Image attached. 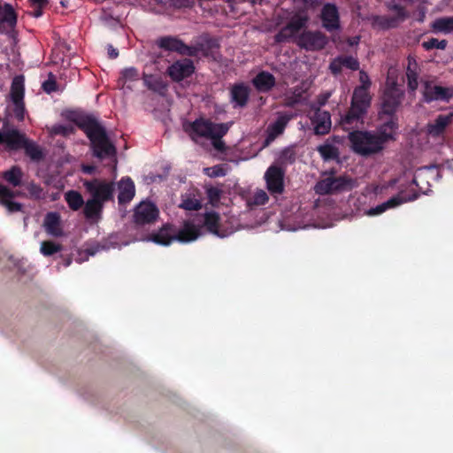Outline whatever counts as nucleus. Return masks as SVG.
I'll return each instance as SVG.
<instances>
[{
    "instance_id": "nucleus-1",
    "label": "nucleus",
    "mask_w": 453,
    "mask_h": 453,
    "mask_svg": "<svg viewBox=\"0 0 453 453\" xmlns=\"http://www.w3.org/2000/svg\"><path fill=\"white\" fill-rule=\"evenodd\" d=\"M80 126L91 142L94 156L101 159L115 156V147L110 142L104 127L95 118H83Z\"/></svg>"
},
{
    "instance_id": "nucleus-2",
    "label": "nucleus",
    "mask_w": 453,
    "mask_h": 453,
    "mask_svg": "<svg viewBox=\"0 0 453 453\" xmlns=\"http://www.w3.org/2000/svg\"><path fill=\"white\" fill-rule=\"evenodd\" d=\"M229 127V123H214L200 119L191 124L190 136L196 142L202 138L211 140L215 150L224 151L226 145L221 138L227 133Z\"/></svg>"
},
{
    "instance_id": "nucleus-3",
    "label": "nucleus",
    "mask_w": 453,
    "mask_h": 453,
    "mask_svg": "<svg viewBox=\"0 0 453 453\" xmlns=\"http://www.w3.org/2000/svg\"><path fill=\"white\" fill-rule=\"evenodd\" d=\"M201 234V226L192 222L187 221L183 227L176 232L172 226H163L157 234H154L150 240L161 245H169L173 241L192 242L196 240Z\"/></svg>"
},
{
    "instance_id": "nucleus-4",
    "label": "nucleus",
    "mask_w": 453,
    "mask_h": 453,
    "mask_svg": "<svg viewBox=\"0 0 453 453\" xmlns=\"http://www.w3.org/2000/svg\"><path fill=\"white\" fill-rule=\"evenodd\" d=\"M295 2L303 3L304 10L293 15L288 23L276 35L275 39L279 42L290 39H295L296 42L297 35L302 28L306 27L310 19L306 12L318 4V0H295Z\"/></svg>"
},
{
    "instance_id": "nucleus-5",
    "label": "nucleus",
    "mask_w": 453,
    "mask_h": 453,
    "mask_svg": "<svg viewBox=\"0 0 453 453\" xmlns=\"http://www.w3.org/2000/svg\"><path fill=\"white\" fill-rule=\"evenodd\" d=\"M349 139L353 150L363 156L377 153L383 149L380 139L373 133L356 131L349 134Z\"/></svg>"
},
{
    "instance_id": "nucleus-6",
    "label": "nucleus",
    "mask_w": 453,
    "mask_h": 453,
    "mask_svg": "<svg viewBox=\"0 0 453 453\" xmlns=\"http://www.w3.org/2000/svg\"><path fill=\"white\" fill-rule=\"evenodd\" d=\"M368 90L363 88H355L351 99V107L343 119L344 123L352 124L358 121L366 113L372 99Z\"/></svg>"
},
{
    "instance_id": "nucleus-7",
    "label": "nucleus",
    "mask_w": 453,
    "mask_h": 453,
    "mask_svg": "<svg viewBox=\"0 0 453 453\" xmlns=\"http://www.w3.org/2000/svg\"><path fill=\"white\" fill-rule=\"evenodd\" d=\"M83 186L90 198L102 204L113 198L114 184L112 182L95 179L93 180H84Z\"/></svg>"
},
{
    "instance_id": "nucleus-8",
    "label": "nucleus",
    "mask_w": 453,
    "mask_h": 453,
    "mask_svg": "<svg viewBox=\"0 0 453 453\" xmlns=\"http://www.w3.org/2000/svg\"><path fill=\"white\" fill-rule=\"evenodd\" d=\"M352 187V180L344 176H327L319 181L315 186V191L319 195H326L333 192L344 190Z\"/></svg>"
},
{
    "instance_id": "nucleus-9",
    "label": "nucleus",
    "mask_w": 453,
    "mask_h": 453,
    "mask_svg": "<svg viewBox=\"0 0 453 453\" xmlns=\"http://www.w3.org/2000/svg\"><path fill=\"white\" fill-rule=\"evenodd\" d=\"M159 216L157 207L151 202L142 201L135 206L133 219L136 225L154 223Z\"/></svg>"
},
{
    "instance_id": "nucleus-10",
    "label": "nucleus",
    "mask_w": 453,
    "mask_h": 453,
    "mask_svg": "<svg viewBox=\"0 0 453 453\" xmlns=\"http://www.w3.org/2000/svg\"><path fill=\"white\" fill-rule=\"evenodd\" d=\"M402 97L403 92L396 86L394 85L388 88L382 97L380 118L383 119L384 116L393 117V114L401 104Z\"/></svg>"
},
{
    "instance_id": "nucleus-11",
    "label": "nucleus",
    "mask_w": 453,
    "mask_h": 453,
    "mask_svg": "<svg viewBox=\"0 0 453 453\" xmlns=\"http://www.w3.org/2000/svg\"><path fill=\"white\" fill-rule=\"evenodd\" d=\"M327 37L319 31H305L296 38V43L307 50H320L327 44Z\"/></svg>"
},
{
    "instance_id": "nucleus-12",
    "label": "nucleus",
    "mask_w": 453,
    "mask_h": 453,
    "mask_svg": "<svg viewBox=\"0 0 453 453\" xmlns=\"http://www.w3.org/2000/svg\"><path fill=\"white\" fill-rule=\"evenodd\" d=\"M11 97L13 103V113L19 120H23L25 117L24 97V79L22 76H17L13 79L11 88Z\"/></svg>"
},
{
    "instance_id": "nucleus-13",
    "label": "nucleus",
    "mask_w": 453,
    "mask_h": 453,
    "mask_svg": "<svg viewBox=\"0 0 453 453\" xmlns=\"http://www.w3.org/2000/svg\"><path fill=\"white\" fill-rule=\"evenodd\" d=\"M309 118L314 127V133L316 134H326L329 133L332 122L328 111H321L315 104H311Z\"/></svg>"
},
{
    "instance_id": "nucleus-14",
    "label": "nucleus",
    "mask_w": 453,
    "mask_h": 453,
    "mask_svg": "<svg viewBox=\"0 0 453 453\" xmlns=\"http://www.w3.org/2000/svg\"><path fill=\"white\" fill-rule=\"evenodd\" d=\"M284 170L278 165H271L265 173L267 188L272 193L280 194L284 189Z\"/></svg>"
},
{
    "instance_id": "nucleus-15",
    "label": "nucleus",
    "mask_w": 453,
    "mask_h": 453,
    "mask_svg": "<svg viewBox=\"0 0 453 453\" xmlns=\"http://www.w3.org/2000/svg\"><path fill=\"white\" fill-rule=\"evenodd\" d=\"M423 96L426 102L446 100L453 96V88H445L426 81L423 84Z\"/></svg>"
},
{
    "instance_id": "nucleus-16",
    "label": "nucleus",
    "mask_w": 453,
    "mask_h": 453,
    "mask_svg": "<svg viewBox=\"0 0 453 453\" xmlns=\"http://www.w3.org/2000/svg\"><path fill=\"white\" fill-rule=\"evenodd\" d=\"M195 67L192 60L184 58L173 63L168 67V74L176 81H180L194 73Z\"/></svg>"
},
{
    "instance_id": "nucleus-17",
    "label": "nucleus",
    "mask_w": 453,
    "mask_h": 453,
    "mask_svg": "<svg viewBox=\"0 0 453 453\" xmlns=\"http://www.w3.org/2000/svg\"><path fill=\"white\" fill-rule=\"evenodd\" d=\"M380 119L384 122L379 127L376 135L384 146L385 142L395 140L398 124L396 119L391 116H384L383 119Z\"/></svg>"
},
{
    "instance_id": "nucleus-18",
    "label": "nucleus",
    "mask_w": 453,
    "mask_h": 453,
    "mask_svg": "<svg viewBox=\"0 0 453 453\" xmlns=\"http://www.w3.org/2000/svg\"><path fill=\"white\" fill-rule=\"evenodd\" d=\"M321 19L323 27L328 32H333L340 27L338 10L333 4H328L323 7Z\"/></svg>"
},
{
    "instance_id": "nucleus-19",
    "label": "nucleus",
    "mask_w": 453,
    "mask_h": 453,
    "mask_svg": "<svg viewBox=\"0 0 453 453\" xmlns=\"http://www.w3.org/2000/svg\"><path fill=\"white\" fill-rule=\"evenodd\" d=\"M104 204L88 198L83 205V214L89 224H97L102 219Z\"/></svg>"
},
{
    "instance_id": "nucleus-20",
    "label": "nucleus",
    "mask_w": 453,
    "mask_h": 453,
    "mask_svg": "<svg viewBox=\"0 0 453 453\" xmlns=\"http://www.w3.org/2000/svg\"><path fill=\"white\" fill-rule=\"evenodd\" d=\"M20 195L19 192L12 191L6 186L0 184V204L4 206L9 212L19 211L21 210V203L12 201L15 196Z\"/></svg>"
},
{
    "instance_id": "nucleus-21",
    "label": "nucleus",
    "mask_w": 453,
    "mask_h": 453,
    "mask_svg": "<svg viewBox=\"0 0 453 453\" xmlns=\"http://www.w3.org/2000/svg\"><path fill=\"white\" fill-rule=\"evenodd\" d=\"M43 226L47 234L51 236L59 237L64 235L61 217L58 212H49L43 220Z\"/></svg>"
},
{
    "instance_id": "nucleus-22",
    "label": "nucleus",
    "mask_w": 453,
    "mask_h": 453,
    "mask_svg": "<svg viewBox=\"0 0 453 453\" xmlns=\"http://www.w3.org/2000/svg\"><path fill=\"white\" fill-rule=\"evenodd\" d=\"M452 120L451 115H439L434 121L426 125V133L432 137H440Z\"/></svg>"
},
{
    "instance_id": "nucleus-23",
    "label": "nucleus",
    "mask_w": 453,
    "mask_h": 453,
    "mask_svg": "<svg viewBox=\"0 0 453 453\" xmlns=\"http://www.w3.org/2000/svg\"><path fill=\"white\" fill-rule=\"evenodd\" d=\"M118 200L119 203H129L134 196L135 188L130 178H123L118 183Z\"/></svg>"
},
{
    "instance_id": "nucleus-24",
    "label": "nucleus",
    "mask_w": 453,
    "mask_h": 453,
    "mask_svg": "<svg viewBox=\"0 0 453 453\" xmlns=\"http://www.w3.org/2000/svg\"><path fill=\"white\" fill-rule=\"evenodd\" d=\"M414 198H415V196L411 197V198H406V197L402 196L401 195H397L395 196H393L387 202L382 203L381 204H379L374 208H371L370 210H368L366 211V215H368V216L380 215L388 209L395 208L403 203L413 200Z\"/></svg>"
},
{
    "instance_id": "nucleus-25",
    "label": "nucleus",
    "mask_w": 453,
    "mask_h": 453,
    "mask_svg": "<svg viewBox=\"0 0 453 453\" xmlns=\"http://www.w3.org/2000/svg\"><path fill=\"white\" fill-rule=\"evenodd\" d=\"M249 87L243 83L234 84L231 88V101L235 106H244L249 99Z\"/></svg>"
},
{
    "instance_id": "nucleus-26",
    "label": "nucleus",
    "mask_w": 453,
    "mask_h": 453,
    "mask_svg": "<svg viewBox=\"0 0 453 453\" xmlns=\"http://www.w3.org/2000/svg\"><path fill=\"white\" fill-rule=\"evenodd\" d=\"M291 116L280 115L277 119L272 123L267 128V142L273 141L277 136L281 134L287 127Z\"/></svg>"
},
{
    "instance_id": "nucleus-27",
    "label": "nucleus",
    "mask_w": 453,
    "mask_h": 453,
    "mask_svg": "<svg viewBox=\"0 0 453 453\" xmlns=\"http://www.w3.org/2000/svg\"><path fill=\"white\" fill-rule=\"evenodd\" d=\"M24 135L16 130H12L4 134L0 133V143L4 142L11 150H16L24 145L26 142Z\"/></svg>"
},
{
    "instance_id": "nucleus-28",
    "label": "nucleus",
    "mask_w": 453,
    "mask_h": 453,
    "mask_svg": "<svg viewBox=\"0 0 453 453\" xmlns=\"http://www.w3.org/2000/svg\"><path fill=\"white\" fill-rule=\"evenodd\" d=\"M253 84L258 91L266 92L275 85V79L270 73L261 72L253 79Z\"/></svg>"
},
{
    "instance_id": "nucleus-29",
    "label": "nucleus",
    "mask_w": 453,
    "mask_h": 453,
    "mask_svg": "<svg viewBox=\"0 0 453 453\" xmlns=\"http://www.w3.org/2000/svg\"><path fill=\"white\" fill-rule=\"evenodd\" d=\"M406 78L409 89L411 91L416 90L418 85V66L416 60L411 57L408 58Z\"/></svg>"
},
{
    "instance_id": "nucleus-30",
    "label": "nucleus",
    "mask_w": 453,
    "mask_h": 453,
    "mask_svg": "<svg viewBox=\"0 0 453 453\" xmlns=\"http://www.w3.org/2000/svg\"><path fill=\"white\" fill-rule=\"evenodd\" d=\"M158 46L165 50L178 51L180 53H184L187 49L181 41L171 36L160 38L158 41Z\"/></svg>"
},
{
    "instance_id": "nucleus-31",
    "label": "nucleus",
    "mask_w": 453,
    "mask_h": 453,
    "mask_svg": "<svg viewBox=\"0 0 453 453\" xmlns=\"http://www.w3.org/2000/svg\"><path fill=\"white\" fill-rule=\"evenodd\" d=\"M203 224L209 232L219 237L226 236L219 232V216L216 212H207L203 216Z\"/></svg>"
},
{
    "instance_id": "nucleus-32",
    "label": "nucleus",
    "mask_w": 453,
    "mask_h": 453,
    "mask_svg": "<svg viewBox=\"0 0 453 453\" xmlns=\"http://www.w3.org/2000/svg\"><path fill=\"white\" fill-rule=\"evenodd\" d=\"M65 200L69 208L73 211H78L84 205L82 196L75 190H69L65 194Z\"/></svg>"
},
{
    "instance_id": "nucleus-33",
    "label": "nucleus",
    "mask_w": 453,
    "mask_h": 453,
    "mask_svg": "<svg viewBox=\"0 0 453 453\" xmlns=\"http://www.w3.org/2000/svg\"><path fill=\"white\" fill-rule=\"evenodd\" d=\"M432 27L434 30L444 34L453 33V17H443L435 19Z\"/></svg>"
},
{
    "instance_id": "nucleus-34",
    "label": "nucleus",
    "mask_w": 453,
    "mask_h": 453,
    "mask_svg": "<svg viewBox=\"0 0 453 453\" xmlns=\"http://www.w3.org/2000/svg\"><path fill=\"white\" fill-rule=\"evenodd\" d=\"M16 14L11 4H6L3 8L0 7L1 23H6L9 27H13L16 24Z\"/></svg>"
},
{
    "instance_id": "nucleus-35",
    "label": "nucleus",
    "mask_w": 453,
    "mask_h": 453,
    "mask_svg": "<svg viewBox=\"0 0 453 453\" xmlns=\"http://www.w3.org/2000/svg\"><path fill=\"white\" fill-rule=\"evenodd\" d=\"M22 172L20 168L17 166L12 167L10 170L4 173V178L6 181L14 187L21 184Z\"/></svg>"
},
{
    "instance_id": "nucleus-36",
    "label": "nucleus",
    "mask_w": 453,
    "mask_h": 453,
    "mask_svg": "<svg viewBox=\"0 0 453 453\" xmlns=\"http://www.w3.org/2000/svg\"><path fill=\"white\" fill-rule=\"evenodd\" d=\"M63 246L60 243L52 241H44L41 242L40 252L45 256L50 257L55 253L61 251Z\"/></svg>"
},
{
    "instance_id": "nucleus-37",
    "label": "nucleus",
    "mask_w": 453,
    "mask_h": 453,
    "mask_svg": "<svg viewBox=\"0 0 453 453\" xmlns=\"http://www.w3.org/2000/svg\"><path fill=\"white\" fill-rule=\"evenodd\" d=\"M144 84L152 90L160 91L161 89L165 88L163 81L160 78L154 77L152 75H144L143 76Z\"/></svg>"
},
{
    "instance_id": "nucleus-38",
    "label": "nucleus",
    "mask_w": 453,
    "mask_h": 453,
    "mask_svg": "<svg viewBox=\"0 0 453 453\" xmlns=\"http://www.w3.org/2000/svg\"><path fill=\"white\" fill-rule=\"evenodd\" d=\"M26 150V153L33 159V160H39L42 158V154L40 150V148L33 143L29 142L26 140L24 145L22 146Z\"/></svg>"
},
{
    "instance_id": "nucleus-39",
    "label": "nucleus",
    "mask_w": 453,
    "mask_h": 453,
    "mask_svg": "<svg viewBox=\"0 0 453 453\" xmlns=\"http://www.w3.org/2000/svg\"><path fill=\"white\" fill-rule=\"evenodd\" d=\"M318 150L325 159L335 158L338 156L336 148L331 144L321 145L318 148Z\"/></svg>"
},
{
    "instance_id": "nucleus-40",
    "label": "nucleus",
    "mask_w": 453,
    "mask_h": 453,
    "mask_svg": "<svg viewBox=\"0 0 453 453\" xmlns=\"http://www.w3.org/2000/svg\"><path fill=\"white\" fill-rule=\"evenodd\" d=\"M180 207L187 211H197L201 209L202 204L201 202L195 197H185L182 199Z\"/></svg>"
},
{
    "instance_id": "nucleus-41",
    "label": "nucleus",
    "mask_w": 453,
    "mask_h": 453,
    "mask_svg": "<svg viewBox=\"0 0 453 453\" xmlns=\"http://www.w3.org/2000/svg\"><path fill=\"white\" fill-rule=\"evenodd\" d=\"M203 173L211 178H216L225 176L226 174V169L222 165H217L204 168Z\"/></svg>"
},
{
    "instance_id": "nucleus-42",
    "label": "nucleus",
    "mask_w": 453,
    "mask_h": 453,
    "mask_svg": "<svg viewBox=\"0 0 453 453\" xmlns=\"http://www.w3.org/2000/svg\"><path fill=\"white\" fill-rule=\"evenodd\" d=\"M269 197L266 192L263 189H257L252 197L250 198L249 203L254 205H263L267 203Z\"/></svg>"
},
{
    "instance_id": "nucleus-43",
    "label": "nucleus",
    "mask_w": 453,
    "mask_h": 453,
    "mask_svg": "<svg viewBox=\"0 0 453 453\" xmlns=\"http://www.w3.org/2000/svg\"><path fill=\"white\" fill-rule=\"evenodd\" d=\"M206 193L210 203L212 205H215L216 203H219L220 199L222 190L219 189V188L210 187L206 189Z\"/></svg>"
},
{
    "instance_id": "nucleus-44",
    "label": "nucleus",
    "mask_w": 453,
    "mask_h": 453,
    "mask_svg": "<svg viewBox=\"0 0 453 453\" xmlns=\"http://www.w3.org/2000/svg\"><path fill=\"white\" fill-rule=\"evenodd\" d=\"M422 45L426 50H431L434 48L443 50L445 49L447 42L444 40L439 41L435 38H431L428 41L424 42Z\"/></svg>"
},
{
    "instance_id": "nucleus-45",
    "label": "nucleus",
    "mask_w": 453,
    "mask_h": 453,
    "mask_svg": "<svg viewBox=\"0 0 453 453\" xmlns=\"http://www.w3.org/2000/svg\"><path fill=\"white\" fill-rule=\"evenodd\" d=\"M340 58L342 62V66H344L348 69L353 70V71H356L359 68V63H358L357 59H356L355 58H353V57H340Z\"/></svg>"
},
{
    "instance_id": "nucleus-46",
    "label": "nucleus",
    "mask_w": 453,
    "mask_h": 453,
    "mask_svg": "<svg viewBox=\"0 0 453 453\" xmlns=\"http://www.w3.org/2000/svg\"><path fill=\"white\" fill-rule=\"evenodd\" d=\"M122 79L125 81H136L139 79V73L134 67L127 68L122 72Z\"/></svg>"
},
{
    "instance_id": "nucleus-47",
    "label": "nucleus",
    "mask_w": 453,
    "mask_h": 453,
    "mask_svg": "<svg viewBox=\"0 0 453 453\" xmlns=\"http://www.w3.org/2000/svg\"><path fill=\"white\" fill-rule=\"evenodd\" d=\"M303 94L299 89H295L291 95L287 96V105L293 106L296 104L299 103L302 100Z\"/></svg>"
},
{
    "instance_id": "nucleus-48",
    "label": "nucleus",
    "mask_w": 453,
    "mask_h": 453,
    "mask_svg": "<svg viewBox=\"0 0 453 453\" xmlns=\"http://www.w3.org/2000/svg\"><path fill=\"white\" fill-rule=\"evenodd\" d=\"M42 88L47 93H51L57 90V83L52 73H50L49 79L42 83Z\"/></svg>"
},
{
    "instance_id": "nucleus-49",
    "label": "nucleus",
    "mask_w": 453,
    "mask_h": 453,
    "mask_svg": "<svg viewBox=\"0 0 453 453\" xmlns=\"http://www.w3.org/2000/svg\"><path fill=\"white\" fill-rule=\"evenodd\" d=\"M359 82H360V86H358L357 88H363L364 89H369L371 87L370 78H369L368 74L364 71L359 72Z\"/></svg>"
},
{
    "instance_id": "nucleus-50",
    "label": "nucleus",
    "mask_w": 453,
    "mask_h": 453,
    "mask_svg": "<svg viewBox=\"0 0 453 453\" xmlns=\"http://www.w3.org/2000/svg\"><path fill=\"white\" fill-rule=\"evenodd\" d=\"M27 190L31 196L35 198H40L42 196V189L35 183H29L27 185Z\"/></svg>"
},
{
    "instance_id": "nucleus-51",
    "label": "nucleus",
    "mask_w": 453,
    "mask_h": 453,
    "mask_svg": "<svg viewBox=\"0 0 453 453\" xmlns=\"http://www.w3.org/2000/svg\"><path fill=\"white\" fill-rule=\"evenodd\" d=\"M342 62L339 58H334L331 63H330V65H329V69L331 70V72L334 73V74H338L341 73L342 69Z\"/></svg>"
},
{
    "instance_id": "nucleus-52",
    "label": "nucleus",
    "mask_w": 453,
    "mask_h": 453,
    "mask_svg": "<svg viewBox=\"0 0 453 453\" xmlns=\"http://www.w3.org/2000/svg\"><path fill=\"white\" fill-rule=\"evenodd\" d=\"M50 132L51 134H63L67 135L71 132V128L58 125L50 127Z\"/></svg>"
},
{
    "instance_id": "nucleus-53",
    "label": "nucleus",
    "mask_w": 453,
    "mask_h": 453,
    "mask_svg": "<svg viewBox=\"0 0 453 453\" xmlns=\"http://www.w3.org/2000/svg\"><path fill=\"white\" fill-rule=\"evenodd\" d=\"M294 159V154L290 150H283L280 157V161L281 164L292 163Z\"/></svg>"
},
{
    "instance_id": "nucleus-54",
    "label": "nucleus",
    "mask_w": 453,
    "mask_h": 453,
    "mask_svg": "<svg viewBox=\"0 0 453 453\" xmlns=\"http://www.w3.org/2000/svg\"><path fill=\"white\" fill-rule=\"evenodd\" d=\"M331 94L329 92H326L318 96L317 100L312 104H315L317 107L320 109L321 106L325 105L330 97Z\"/></svg>"
},
{
    "instance_id": "nucleus-55",
    "label": "nucleus",
    "mask_w": 453,
    "mask_h": 453,
    "mask_svg": "<svg viewBox=\"0 0 453 453\" xmlns=\"http://www.w3.org/2000/svg\"><path fill=\"white\" fill-rule=\"evenodd\" d=\"M32 6L45 7L48 4V0H29Z\"/></svg>"
},
{
    "instance_id": "nucleus-56",
    "label": "nucleus",
    "mask_w": 453,
    "mask_h": 453,
    "mask_svg": "<svg viewBox=\"0 0 453 453\" xmlns=\"http://www.w3.org/2000/svg\"><path fill=\"white\" fill-rule=\"evenodd\" d=\"M34 8V11L32 12V15L35 18H38L42 16V9L44 7H39V6H32Z\"/></svg>"
},
{
    "instance_id": "nucleus-57",
    "label": "nucleus",
    "mask_w": 453,
    "mask_h": 453,
    "mask_svg": "<svg viewBox=\"0 0 453 453\" xmlns=\"http://www.w3.org/2000/svg\"><path fill=\"white\" fill-rule=\"evenodd\" d=\"M108 54L111 58H116L119 56V52L112 46L108 47Z\"/></svg>"
},
{
    "instance_id": "nucleus-58",
    "label": "nucleus",
    "mask_w": 453,
    "mask_h": 453,
    "mask_svg": "<svg viewBox=\"0 0 453 453\" xmlns=\"http://www.w3.org/2000/svg\"><path fill=\"white\" fill-rule=\"evenodd\" d=\"M358 42H359V37L358 36H355V37L348 39V43H349V46L357 45Z\"/></svg>"
},
{
    "instance_id": "nucleus-59",
    "label": "nucleus",
    "mask_w": 453,
    "mask_h": 453,
    "mask_svg": "<svg viewBox=\"0 0 453 453\" xmlns=\"http://www.w3.org/2000/svg\"><path fill=\"white\" fill-rule=\"evenodd\" d=\"M94 169H95L94 166H88V165H86V166L82 167L83 172H85L87 173H93Z\"/></svg>"
},
{
    "instance_id": "nucleus-60",
    "label": "nucleus",
    "mask_w": 453,
    "mask_h": 453,
    "mask_svg": "<svg viewBox=\"0 0 453 453\" xmlns=\"http://www.w3.org/2000/svg\"><path fill=\"white\" fill-rule=\"evenodd\" d=\"M398 15H399V19H400L401 20H403V19L405 18V16H406L405 12H403V9H401V8H400V9H399V11H398Z\"/></svg>"
},
{
    "instance_id": "nucleus-61",
    "label": "nucleus",
    "mask_w": 453,
    "mask_h": 453,
    "mask_svg": "<svg viewBox=\"0 0 453 453\" xmlns=\"http://www.w3.org/2000/svg\"><path fill=\"white\" fill-rule=\"evenodd\" d=\"M71 264H72V258L67 257V258H65V261H64V265H65V267H68Z\"/></svg>"
},
{
    "instance_id": "nucleus-62",
    "label": "nucleus",
    "mask_w": 453,
    "mask_h": 453,
    "mask_svg": "<svg viewBox=\"0 0 453 453\" xmlns=\"http://www.w3.org/2000/svg\"><path fill=\"white\" fill-rule=\"evenodd\" d=\"M333 42H338V38L336 36H333L332 38Z\"/></svg>"
},
{
    "instance_id": "nucleus-63",
    "label": "nucleus",
    "mask_w": 453,
    "mask_h": 453,
    "mask_svg": "<svg viewBox=\"0 0 453 453\" xmlns=\"http://www.w3.org/2000/svg\"><path fill=\"white\" fill-rule=\"evenodd\" d=\"M88 253L90 255V256H93L95 254L94 251H90V250H88Z\"/></svg>"
},
{
    "instance_id": "nucleus-64",
    "label": "nucleus",
    "mask_w": 453,
    "mask_h": 453,
    "mask_svg": "<svg viewBox=\"0 0 453 453\" xmlns=\"http://www.w3.org/2000/svg\"><path fill=\"white\" fill-rule=\"evenodd\" d=\"M394 25H395V24L389 23V24H388V27H393Z\"/></svg>"
}]
</instances>
